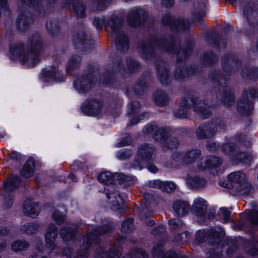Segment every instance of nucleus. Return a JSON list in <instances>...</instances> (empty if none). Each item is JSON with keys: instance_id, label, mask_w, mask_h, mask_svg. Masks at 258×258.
Listing matches in <instances>:
<instances>
[{"instance_id": "obj_1", "label": "nucleus", "mask_w": 258, "mask_h": 258, "mask_svg": "<svg viewBox=\"0 0 258 258\" xmlns=\"http://www.w3.org/2000/svg\"><path fill=\"white\" fill-rule=\"evenodd\" d=\"M43 44L40 36L35 35L30 40V47H25L22 43L11 45L10 53L13 58L18 59L28 67L33 68L39 61V53Z\"/></svg>"}, {"instance_id": "obj_2", "label": "nucleus", "mask_w": 258, "mask_h": 258, "mask_svg": "<svg viewBox=\"0 0 258 258\" xmlns=\"http://www.w3.org/2000/svg\"><path fill=\"white\" fill-rule=\"evenodd\" d=\"M93 25L97 29L105 26L106 31L110 28L109 35L115 39V43L118 50L121 52L126 51L128 48L127 37L120 31L121 25L120 20L116 16H113L109 18L107 21L104 17L95 18Z\"/></svg>"}, {"instance_id": "obj_3", "label": "nucleus", "mask_w": 258, "mask_h": 258, "mask_svg": "<svg viewBox=\"0 0 258 258\" xmlns=\"http://www.w3.org/2000/svg\"><path fill=\"white\" fill-rule=\"evenodd\" d=\"M210 105L206 100H199L197 98L187 97L181 100L180 103V108L175 111L174 115L180 119L187 118L188 116L187 109L192 107L194 111L201 118L205 119L209 117L211 112Z\"/></svg>"}, {"instance_id": "obj_4", "label": "nucleus", "mask_w": 258, "mask_h": 258, "mask_svg": "<svg viewBox=\"0 0 258 258\" xmlns=\"http://www.w3.org/2000/svg\"><path fill=\"white\" fill-rule=\"evenodd\" d=\"M230 59L227 58V61H225L224 58L222 59V66L225 75H222L219 72H215L213 76L210 78L213 82L218 86V91L220 92L219 94L217 95V97L221 100L225 105L231 106L234 102V97L231 92V90L228 88L225 85L226 81L229 79L230 74V70L229 66Z\"/></svg>"}, {"instance_id": "obj_5", "label": "nucleus", "mask_w": 258, "mask_h": 258, "mask_svg": "<svg viewBox=\"0 0 258 258\" xmlns=\"http://www.w3.org/2000/svg\"><path fill=\"white\" fill-rule=\"evenodd\" d=\"M155 47H158L160 49H163L169 53H177L179 56L186 57L191 51V48H189L187 49H180L178 51L177 49L178 48L177 44L172 40L170 43L165 40L160 41V42H158V44L156 45H154V47L151 45H144L139 49V51L145 55V57L148 59L149 55H151L153 51V48Z\"/></svg>"}, {"instance_id": "obj_6", "label": "nucleus", "mask_w": 258, "mask_h": 258, "mask_svg": "<svg viewBox=\"0 0 258 258\" xmlns=\"http://www.w3.org/2000/svg\"><path fill=\"white\" fill-rule=\"evenodd\" d=\"M224 234V230L220 227L211 228L209 230L202 229L197 232L196 239L198 242H203L207 240L214 244L218 243Z\"/></svg>"}, {"instance_id": "obj_7", "label": "nucleus", "mask_w": 258, "mask_h": 258, "mask_svg": "<svg viewBox=\"0 0 258 258\" xmlns=\"http://www.w3.org/2000/svg\"><path fill=\"white\" fill-rule=\"evenodd\" d=\"M154 155V149L152 146L146 144L141 146L136 154L134 167L141 169L142 164L152 160Z\"/></svg>"}, {"instance_id": "obj_8", "label": "nucleus", "mask_w": 258, "mask_h": 258, "mask_svg": "<svg viewBox=\"0 0 258 258\" xmlns=\"http://www.w3.org/2000/svg\"><path fill=\"white\" fill-rule=\"evenodd\" d=\"M201 155V151L197 149L187 152L183 155L180 153H176L172 155V161L171 166L176 167L181 164H189L192 162Z\"/></svg>"}, {"instance_id": "obj_9", "label": "nucleus", "mask_w": 258, "mask_h": 258, "mask_svg": "<svg viewBox=\"0 0 258 258\" xmlns=\"http://www.w3.org/2000/svg\"><path fill=\"white\" fill-rule=\"evenodd\" d=\"M223 152L227 155L232 156V160H237L244 164H249L252 160V156L247 153H239L236 151L232 143L225 144L222 147Z\"/></svg>"}, {"instance_id": "obj_10", "label": "nucleus", "mask_w": 258, "mask_h": 258, "mask_svg": "<svg viewBox=\"0 0 258 258\" xmlns=\"http://www.w3.org/2000/svg\"><path fill=\"white\" fill-rule=\"evenodd\" d=\"M258 96V92L255 89H250L243 93V98L237 105L238 111L243 114H247L250 110L252 99Z\"/></svg>"}, {"instance_id": "obj_11", "label": "nucleus", "mask_w": 258, "mask_h": 258, "mask_svg": "<svg viewBox=\"0 0 258 258\" xmlns=\"http://www.w3.org/2000/svg\"><path fill=\"white\" fill-rule=\"evenodd\" d=\"M222 129L223 126L215 123L202 124L197 129L196 134L199 139L209 138L212 137L218 130L220 131Z\"/></svg>"}, {"instance_id": "obj_12", "label": "nucleus", "mask_w": 258, "mask_h": 258, "mask_svg": "<svg viewBox=\"0 0 258 258\" xmlns=\"http://www.w3.org/2000/svg\"><path fill=\"white\" fill-rule=\"evenodd\" d=\"M20 183V178L18 177H10L4 182L3 188L7 192L5 195V204L7 208L11 207L13 204V196L9 192L18 187Z\"/></svg>"}, {"instance_id": "obj_13", "label": "nucleus", "mask_w": 258, "mask_h": 258, "mask_svg": "<svg viewBox=\"0 0 258 258\" xmlns=\"http://www.w3.org/2000/svg\"><path fill=\"white\" fill-rule=\"evenodd\" d=\"M102 107V102L97 99H92L84 102L81 110L86 115L96 116L101 113Z\"/></svg>"}, {"instance_id": "obj_14", "label": "nucleus", "mask_w": 258, "mask_h": 258, "mask_svg": "<svg viewBox=\"0 0 258 258\" xmlns=\"http://www.w3.org/2000/svg\"><path fill=\"white\" fill-rule=\"evenodd\" d=\"M94 83L95 81L93 75H84L78 78L74 82V85L76 90L82 93L88 91Z\"/></svg>"}, {"instance_id": "obj_15", "label": "nucleus", "mask_w": 258, "mask_h": 258, "mask_svg": "<svg viewBox=\"0 0 258 258\" xmlns=\"http://www.w3.org/2000/svg\"><path fill=\"white\" fill-rule=\"evenodd\" d=\"M57 236V228L54 224H50L46 229L45 234V246L51 252L56 246L54 244L55 239Z\"/></svg>"}, {"instance_id": "obj_16", "label": "nucleus", "mask_w": 258, "mask_h": 258, "mask_svg": "<svg viewBox=\"0 0 258 258\" xmlns=\"http://www.w3.org/2000/svg\"><path fill=\"white\" fill-rule=\"evenodd\" d=\"M41 75L45 82L54 80L56 82H61L64 80L63 74L55 67L50 66L44 69L41 73Z\"/></svg>"}, {"instance_id": "obj_17", "label": "nucleus", "mask_w": 258, "mask_h": 258, "mask_svg": "<svg viewBox=\"0 0 258 258\" xmlns=\"http://www.w3.org/2000/svg\"><path fill=\"white\" fill-rule=\"evenodd\" d=\"M74 45L79 49L86 51V48L91 45V38L84 32H80L75 35L73 38Z\"/></svg>"}, {"instance_id": "obj_18", "label": "nucleus", "mask_w": 258, "mask_h": 258, "mask_svg": "<svg viewBox=\"0 0 258 258\" xmlns=\"http://www.w3.org/2000/svg\"><path fill=\"white\" fill-rule=\"evenodd\" d=\"M146 16V12L140 8L133 9L128 14L127 18L128 24L133 27H136L140 24L141 18Z\"/></svg>"}, {"instance_id": "obj_19", "label": "nucleus", "mask_w": 258, "mask_h": 258, "mask_svg": "<svg viewBox=\"0 0 258 258\" xmlns=\"http://www.w3.org/2000/svg\"><path fill=\"white\" fill-rule=\"evenodd\" d=\"M207 209V204L206 201L201 198L195 200L191 208L193 214L198 217H202L205 215Z\"/></svg>"}, {"instance_id": "obj_20", "label": "nucleus", "mask_w": 258, "mask_h": 258, "mask_svg": "<svg viewBox=\"0 0 258 258\" xmlns=\"http://www.w3.org/2000/svg\"><path fill=\"white\" fill-rule=\"evenodd\" d=\"M111 189H110L109 192L106 194L107 198L109 200H111V203H112V207L111 208L113 210H122L123 208V200L122 198L120 197L119 193L117 190H114L113 192H112V190L114 189L113 187H111ZM122 211H121V212Z\"/></svg>"}, {"instance_id": "obj_21", "label": "nucleus", "mask_w": 258, "mask_h": 258, "mask_svg": "<svg viewBox=\"0 0 258 258\" xmlns=\"http://www.w3.org/2000/svg\"><path fill=\"white\" fill-rule=\"evenodd\" d=\"M222 160L219 157L209 156L206 158L202 159L198 165L200 169L204 170L207 168H215L219 166Z\"/></svg>"}, {"instance_id": "obj_22", "label": "nucleus", "mask_w": 258, "mask_h": 258, "mask_svg": "<svg viewBox=\"0 0 258 258\" xmlns=\"http://www.w3.org/2000/svg\"><path fill=\"white\" fill-rule=\"evenodd\" d=\"M150 187L159 188L163 191L170 192L176 188V185L173 182L162 181L160 180H154L149 182Z\"/></svg>"}, {"instance_id": "obj_23", "label": "nucleus", "mask_w": 258, "mask_h": 258, "mask_svg": "<svg viewBox=\"0 0 258 258\" xmlns=\"http://www.w3.org/2000/svg\"><path fill=\"white\" fill-rule=\"evenodd\" d=\"M107 249L100 247L96 252V256L101 257L102 258H118L121 252V248L117 246L112 247L109 251V252H107Z\"/></svg>"}, {"instance_id": "obj_24", "label": "nucleus", "mask_w": 258, "mask_h": 258, "mask_svg": "<svg viewBox=\"0 0 258 258\" xmlns=\"http://www.w3.org/2000/svg\"><path fill=\"white\" fill-rule=\"evenodd\" d=\"M23 210L26 215L35 218L39 214L40 208L38 204L30 200H26L23 205Z\"/></svg>"}, {"instance_id": "obj_25", "label": "nucleus", "mask_w": 258, "mask_h": 258, "mask_svg": "<svg viewBox=\"0 0 258 258\" xmlns=\"http://www.w3.org/2000/svg\"><path fill=\"white\" fill-rule=\"evenodd\" d=\"M189 204L184 201H176L173 204V209L178 216L186 215L189 210Z\"/></svg>"}, {"instance_id": "obj_26", "label": "nucleus", "mask_w": 258, "mask_h": 258, "mask_svg": "<svg viewBox=\"0 0 258 258\" xmlns=\"http://www.w3.org/2000/svg\"><path fill=\"white\" fill-rule=\"evenodd\" d=\"M107 232L106 230H103L100 232L95 231L94 232L89 233L84 239L83 247L84 250L87 249L91 245L96 243L99 241V236L97 233L99 234L105 233Z\"/></svg>"}, {"instance_id": "obj_27", "label": "nucleus", "mask_w": 258, "mask_h": 258, "mask_svg": "<svg viewBox=\"0 0 258 258\" xmlns=\"http://www.w3.org/2000/svg\"><path fill=\"white\" fill-rule=\"evenodd\" d=\"M186 183L192 188H199L205 186L206 183V180L197 175H188L186 179Z\"/></svg>"}, {"instance_id": "obj_28", "label": "nucleus", "mask_w": 258, "mask_h": 258, "mask_svg": "<svg viewBox=\"0 0 258 258\" xmlns=\"http://www.w3.org/2000/svg\"><path fill=\"white\" fill-rule=\"evenodd\" d=\"M35 169L34 160L33 158H29L21 171V175L26 178L32 176Z\"/></svg>"}, {"instance_id": "obj_29", "label": "nucleus", "mask_w": 258, "mask_h": 258, "mask_svg": "<svg viewBox=\"0 0 258 258\" xmlns=\"http://www.w3.org/2000/svg\"><path fill=\"white\" fill-rule=\"evenodd\" d=\"M75 230L69 227H63L60 231V234L63 240L67 242H74L75 236Z\"/></svg>"}, {"instance_id": "obj_30", "label": "nucleus", "mask_w": 258, "mask_h": 258, "mask_svg": "<svg viewBox=\"0 0 258 258\" xmlns=\"http://www.w3.org/2000/svg\"><path fill=\"white\" fill-rule=\"evenodd\" d=\"M32 22V19L29 14L20 15L17 19V26L20 30L26 29Z\"/></svg>"}, {"instance_id": "obj_31", "label": "nucleus", "mask_w": 258, "mask_h": 258, "mask_svg": "<svg viewBox=\"0 0 258 258\" xmlns=\"http://www.w3.org/2000/svg\"><path fill=\"white\" fill-rule=\"evenodd\" d=\"M29 247L28 242L24 240H18L12 242L11 248L15 252H22L26 251Z\"/></svg>"}, {"instance_id": "obj_32", "label": "nucleus", "mask_w": 258, "mask_h": 258, "mask_svg": "<svg viewBox=\"0 0 258 258\" xmlns=\"http://www.w3.org/2000/svg\"><path fill=\"white\" fill-rule=\"evenodd\" d=\"M228 178L233 183L242 184L245 183L246 176L244 173L240 171L233 172L229 174Z\"/></svg>"}, {"instance_id": "obj_33", "label": "nucleus", "mask_w": 258, "mask_h": 258, "mask_svg": "<svg viewBox=\"0 0 258 258\" xmlns=\"http://www.w3.org/2000/svg\"><path fill=\"white\" fill-rule=\"evenodd\" d=\"M154 100L155 103L158 106H163L166 105L169 100L168 97L163 91L158 90L154 94Z\"/></svg>"}, {"instance_id": "obj_34", "label": "nucleus", "mask_w": 258, "mask_h": 258, "mask_svg": "<svg viewBox=\"0 0 258 258\" xmlns=\"http://www.w3.org/2000/svg\"><path fill=\"white\" fill-rule=\"evenodd\" d=\"M39 226L36 223H27L21 227V230L22 232L28 235L33 234L36 232Z\"/></svg>"}, {"instance_id": "obj_35", "label": "nucleus", "mask_w": 258, "mask_h": 258, "mask_svg": "<svg viewBox=\"0 0 258 258\" xmlns=\"http://www.w3.org/2000/svg\"><path fill=\"white\" fill-rule=\"evenodd\" d=\"M81 61V57L79 55H75L72 56L67 66V71L71 72L78 68L80 65Z\"/></svg>"}, {"instance_id": "obj_36", "label": "nucleus", "mask_w": 258, "mask_h": 258, "mask_svg": "<svg viewBox=\"0 0 258 258\" xmlns=\"http://www.w3.org/2000/svg\"><path fill=\"white\" fill-rule=\"evenodd\" d=\"M168 136V132L166 128H161L157 131L153 136L154 139L159 142H163L166 140Z\"/></svg>"}, {"instance_id": "obj_37", "label": "nucleus", "mask_w": 258, "mask_h": 258, "mask_svg": "<svg viewBox=\"0 0 258 258\" xmlns=\"http://www.w3.org/2000/svg\"><path fill=\"white\" fill-rule=\"evenodd\" d=\"M158 78L163 85H167L169 80L168 70L167 68L158 69Z\"/></svg>"}, {"instance_id": "obj_38", "label": "nucleus", "mask_w": 258, "mask_h": 258, "mask_svg": "<svg viewBox=\"0 0 258 258\" xmlns=\"http://www.w3.org/2000/svg\"><path fill=\"white\" fill-rule=\"evenodd\" d=\"M99 182L108 184L112 183L113 181V176L111 172L105 171L101 173L98 177Z\"/></svg>"}, {"instance_id": "obj_39", "label": "nucleus", "mask_w": 258, "mask_h": 258, "mask_svg": "<svg viewBox=\"0 0 258 258\" xmlns=\"http://www.w3.org/2000/svg\"><path fill=\"white\" fill-rule=\"evenodd\" d=\"M140 104L139 102L134 101L128 105L127 114L134 115L138 113L140 110Z\"/></svg>"}, {"instance_id": "obj_40", "label": "nucleus", "mask_w": 258, "mask_h": 258, "mask_svg": "<svg viewBox=\"0 0 258 258\" xmlns=\"http://www.w3.org/2000/svg\"><path fill=\"white\" fill-rule=\"evenodd\" d=\"M0 13L6 16H9L11 11L9 8L8 0H0Z\"/></svg>"}, {"instance_id": "obj_41", "label": "nucleus", "mask_w": 258, "mask_h": 258, "mask_svg": "<svg viewBox=\"0 0 258 258\" xmlns=\"http://www.w3.org/2000/svg\"><path fill=\"white\" fill-rule=\"evenodd\" d=\"M73 8L75 14L78 17H82L84 16L85 8L81 2H77L76 4H74Z\"/></svg>"}, {"instance_id": "obj_42", "label": "nucleus", "mask_w": 258, "mask_h": 258, "mask_svg": "<svg viewBox=\"0 0 258 258\" xmlns=\"http://www.w3.org/2000/svg\"><path fill=\"white\" fill-rule=\"evenodd\" d=\"M147 254L144 250L140 249L131 252L126 258H147Z\"/></svg>"}, {"instance_id": "obj_43", "label": "nucleus", "mask_w": 258, "mask_h": 258, "mask_svg": "<svg viewBox=\"0 0 258 258\" xmlns=\"http://www.w3.org/2000/svg\"><path fill=\"white\" fill-rule=\"evenodd\" d=\"M133 220L128 219L124 221L122 225L121 230L125 233H129L132 231Z\"/></svg>"}, {"instance_id": "obj_44", "label": "nucleus", "mask_w": 258, "mask_h": 258, "mask_svg": "<svg viewBox=\"0 0 258 258\" xmlns=\"http://www.w3.org/2000/svg\"><path fill=\"white\" fill-rule=\"evenodd\" d=\"M52 217L53 220L58 224L62 223L65 220V216L57 210H55L53 213Z\"/></svg>"}, {"instance_id": "obj_45", "label": "nucleus", "mask_w": 258, "mask_h": 258, "mask_svg": "<svg viewBox=\"0 0 258 258\" xmlns=\"http://www.w3.org/2000/svg\"><path fill=\"white\" fill-rule=\"evenodd\" d=\"M127 70L130 73H133L138 70L139 67L137 62L133 59L127 60Z\"/></svg>"}, {"instance_id": "obj_46", "label": "nucleus", "mask_w": 258, "mask_h": 258, "mask_svg": "<svg viewBox=\"0 0 258 258\" xmlns=\"http://www.w3.org/2000/svg\"><path fill=\"white\" fill-rule=\"evenodd\" d=\"M219 214L223 218V223H226L230 221L231 212L226 208H221Z\"/></svg>"}, {"instance_id": "obj_47", "label": "nucleus", "mask_w": 258, "mask_h": 258, "mask_svg": "<svg viewBox=\"0 0 258 258\" xmlns=\"http://www.w3.org/2000/svg\"><path fill=\"white\" fill-rule=\"evenodd\" d=\"M163 249V244L161 242L156 243L153 248L152 254L154 256H160Z\"/></svg>"}, {"instance_id": "obj_48", "label": "nucleus", "mask_w": 258, "mask_h": 258, "mask_svg": "<svg viewBox=\"0 0 258 258\" xmlns=\"http://www.w3.org/2000/svg\"><path fill=\"white\" fill-rule=\"evenodd\" d=\"M132 155V153L128 150H122L117 153V158L119 160H126Z\"/></svg>"}, {"instance_id": "obj_49", "label": "nucleus", "mask_w": 258, "mask_h": 258, "mask_svg": "<svg viewBox=\"0 0 258 258\" xmlns=\"http://www.w3.org/2000/svg\"><path fill=\"white\" fill-rule=\"evenodd\" d=\"M203 59L204 61H207L209 63H211L214 62L215 61H217L218 58L212 52H210L204 55Z\"/></svg>"}, {"instance_id": "obj_50", "label": "nucleus", "mask_w": 258, "mask_h": 258, "mask_svg": "<svg viewBox=\"0 0 258 258\" xmlns=\"http://www.w3.org/2000/svg\"><path fill=\"white\" fill-rule=\"evenodd\" d=\"M174 76L177 80H180L185 77H187V70L185 69H177L175 72Z\"/></svg>"}, {"instance_id": "obj_51", "label": "nucleus", "mask_w": 258, "mask_h": 258, "mask_svg": "<svg viewBox=\"0 0 258 258\" xmlns=\"http://www.w3.org/2000/svg\"><path fill=\"white\" fill-rule=\"evenodd\" d=\"M175 27H176L178 29H183L184 30L187 28L188 26V22L187 21H185L184 20L182 19L178 20V21H176L175 22Z\"/></svg>"}, {"instance_id": "obj_52", "label": "nucleus", "mask_w": 258, "mask_h": 258, "mask_svg": "<svg viewBox=\"0 0 258 258\" xmlns=\"http://www.w3.org/2000/svg\"><path fill=\"white\" fill-rule=\"evenodd\" d=\"M145 88V83L141 82L137 84L134 87V91L138 95H141L144 91Z\"/></svg>"}, {"instance_id": "obj_53", "label": "nucleus", "mask_w": 258, "mask_h": 258, "mask_svg": "<svg viewBox=\"0 0 258 258\" xmlns=\"http://www.w3.org/2000/svg\"><path fill=\"white\" fill-rule=\"evenodd\" d=\"M169 225L173 228L179 227L182 225V222L179 219H174L170 220L168 222Z\"/></svg>"}, {"instance_id": "obj_54", "label": "nucleus", "mask_w": 258, "mask_h": 258, "mask_svg": "<svg viewBox=\"0 0 258 258\" xmlns=\"http://www.w3.org/2000/svg\"><path fill=\"white\" fill-rule=\"evenodd\" d=\"M165 230V226L164 225H161L158 226V227L155 228L152 231V233L155 235L157 236L160 234V233H163Z\"/></svg>"}, {"instance_id": "obj_55", "label": "nucleus", "mask_w": 258, "mask_h": 258, "mask_svg": "<svg viewBox=\"0 0 258 258\" xmlns=\"http://www.w3.org/2000/svg\"><path fill=\"white\" fill-rule=\"evenodd\" d=\"M157 126L155 124L151 123L147 124L143 130V132L145 134H149L154 131H155Z\"/></svg>"}, {"instance_id": "obj_56", "label": "nucleus", "mask_w": 258, "mask_h": 258, "mask_svg": "<svg viewBox=\"0 0 258 258\" xmlns=\"http://www.w3.org/2000/svg\"><path fill=\"white\" fill-rule=\"evenodd\" d=\"M251 221L253 225H258V212L253 211L251 213Z\"/></svg>"}, {"instance_id": "obj_57", "label": "nucleus", "mask_w": 258, "mask_h": 258, "mask_svg": "<svg viewBox=\"0 0 258 258\" xmlns=\"http://www.w3.org/2000/svg\"><path fill=\"white\" fill-rule=\"evenodd\" d=\"M132 143L131 138L130 136L126 137L123 139L120 142L118 143V146L119 147L129 145Z\"/></svg>"}, {"instance_id": "obj_58", "label": "nucleus", "mask_w": 258, "mask_h": 258, "mask_svg": "<svg viewBox=\"0 0 258 258\" xmlns=\"http://www.w3.org/2000/svg\"><path fill=\"white\" fill-rule=\"evenodd\" d=\"M163 258H182L174 251H168L165 254Z\"/></svg>"}, {"instance_id": "obj_59", "label": "nucleus", "mask_w": 258, "mask_h": 258, "mask_svg": "<svg viewBox=\"0 0 258 258\" xmlns=\"http://www.w3.org/2000/svg\"><path fill=\"white\" fill-rule=\"evenodd\" d=\"M46 28L48 31H52V33L54 30H58V26L51 21L47 22L46 24Z\"/></svg>"}, {"instance_id": "obj_60", "label": "nucleus", "mask_w": 258, "mask_h": 258, "mask_svg": "<svg viewBox=\"0 0 258 258\" xmlns=\"http://www.w3.org/2000/svg\"><path fill=\"white\" fill-rule=\"evenodd\" d=\"M172 22L173 20L170 14L164 16L162 19V23L165 25H170Z\"/></svg>"}, {"instance_id": "obj_61", "label": "nucleus", "mask_w": 258, "mask_h": 258, "mask_svg": "<svg viewBox=\"0 0 258 258\" xmlns=\"http://www.w3.org/2000/svg\"><path fill=\"white\" fill-rule=\"evenodd\" d=\"M113 72H114L115 73H116V72H121V74L123 76H124L125 75L123 74V72L124 71L122 70L121 69V66H120V62H115L114 64H113Z\"/></svg>"}, {"instance_id": "obj_62", "label": "nucleus", "mask_w": 258, "mask_h": 258, "mask_svg": "<svg viewBox=\"0 0 258 258\" xmlns=\"http://www.w3.org/2000/svg\"><path fill=\"white\" fill-rule=\"evenodd\" d=\"M207 148L210 151H214L217 149V145L213 142H208L206 144Z\"/></svg>"}, {"instance_id": "obj_63", "label": "nucleus", "mask_w": 258, "mask_h": 258, "mask_svg": "<svg viewBox=\"0 0 258 258\" xmlns=\"http://www.w3.org/2000/svg\"><path fill=\"white\" fill-rule=\"evenodd\" d=\"M21 2L22 4L26 6H34L37 3L39 2V0H21Z\"/></svg>"}, {"instance_id": "obj_64", "label": "nucleus", "mask_w": 258, "mask_h": 258, "mask_svg": "<svg viewBox=\"0 0 258 258\" xmlns=\"http://www.w3.org/2000/svg\"><path fill=\"white\" fill-rule=\"evenodd\" d=\"M249 254L251 255H255L258 254V243L255 244L252 249H251L249 252Z\"/></svg>"}]
</instances>
